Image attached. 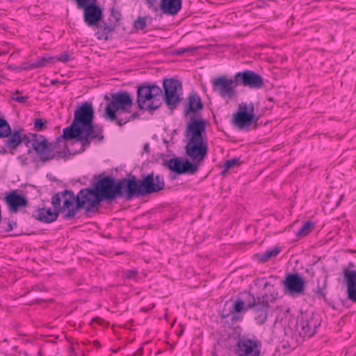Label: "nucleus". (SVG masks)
Instances as JSON below:
<instances>
[{"mask_svg": "<svg viewBox=\"0 0 356 356\" xmlns=\"http://www.w3.org/2000/svg\"><path fill=\"white\" fill-rule=\"evenodd\" d=\"M30 137V147H28L27 154H31L34 151L41 163H44L53 159L62 158L65 155V152L61 151L60 146V142L64 140L61 136L54 142H49L45 136L40 134H32Z\"/></svg>", "mask_w": 356, "mask_h": 356, "instance_id": "nucleus-6", "label": "nucleus"}, {"mask_svg": "<svg viewBox=\"0 0 356 356\" xmlns=\"http://www.w3.org/2000/svg\"><path fill=\"white\" fill-rule=\"evenodd\" d=\"M58 83V81L57 79H54L51 81V84L54 85L56 83Z\"/></svg>", "mask_w": 356, "mask_h": 356, "instance_id": "nucleus-46", "label": "nucleus"}, {"mask_svg": "<svg viewBox=\"0 0 356 356\" xmlns=\"http://www.w3.org/2000/svg\"><path fill=\"white\" fill-rule=\"evenodd\" d=\"M165 188L163 177L159 175H154L151 172L142 179L136 180L135 176L129 178L127 185V200L134 197L143 196L157 193Z\"/></svg>", "mask_w": 356, "mask_h": 356, "instance_id": "nucleus-7", "label": "nucleus"}, {"mask_svg": "<svg viewBox=\"0 0 356 356\" xmlns=\"http://www.w3.org/2000/svg\"><path fill=\"white\" fill-rule=\"evenodd\" d=\"M59 213L58 209L54 208V210H52L50 207H42L33 211L32 216L43 223H51L57 220Z\"/></svg>", "mask_w": 356, "mask_h": 356, "instance_id": "nucleus-19", "label": "nucleus"}, {"mask_svg": "<svg viewBox=\"0 0 356 356\" xmlns=\"http://www.w3.org/2000/svg\"><path fill=\"white\" fill-rule=\"evenodd\" d=\"M203 104L200 97L197 93L190 94L187 97L186 106L184 110L185 115H188L190 113H195L197 111L202 110Z\"/></svg>", "mask_w": 356, "mask_h": 356, "instance_id": "nucleus-22", "label": "nucleus"}, {"mask_svg": "<svg viewBox=\"0 0 356 356\" xmlns=\"http://www.w3.org/2000/svg\"><path fill=\"white\" fill-rule=\"evenodd\" d=\"M305 280L298 273H288L282 281L284 292L291 296H299L303 293Z\"/></svg>", "mask_w": 356, "mask_h": 356, "instance_id": "nucleus-14", "label": "nucleus"}, {"mask_svg": "<svg viewBox=\"0 0 356 356\" xmlns=\"http://www.w3.org/2000/svg\"><path fill=\"white\" fill-rule=\"evenodd\" d=\"M105 99L110 100L109 97L108 96H106V95L105 96Z\"/></svg>", "mask_w": 356, "mask_h": 356, "instance_id": "nucleus-49", "label": "nucleus"}, {"mask_svg": "<svg viewBox=\"0 0 356 356\" xmlns=\"http://www.w3.org/2000/svg\"><path fill=\"white\" fill-rule=\"evenodd\" d=\"M121 14L117 11L112 10L111 13V17L109 18V22L115 25V27L119 25V22L120 20Z\"/></svg>", "mask_w": 356, "mask_h": 356, "instance_id": "nucleus-32", "label": "nucleus"}, {"mask_svg": "<svg viewBox=\"0 0 356 356\" xmlns=\"http://www.w3.org/2000/svg\"><path fill=\"white\" fill-rule=\"evenodd\" d=\"M339 201H337V202H335V206H334V207H338V206H339Z\"/></svg>", "mask_w": 356, "mask_h": 356, "instance_id": "nucleus-47", "label": "nucleus"}, {"mask_svg": "<svg viewBox=\"0 0 356 356\" xmlns=\"http://www.w3.org/2000/svg\"><path fill=\"white\" fill-rule=\"evenodd\" d=\"M11 133V128L8 122L3 118H0V138H4Z\"/></svg>", "mask_w": 356, "mask_h": 356, "instance_id": "nucleus-27", "label": "nucleus"}, {"mask_svg": "<svg viewBox=\"0 0 356 356\" xmlns=\"http://www.w3.org/2000/svg\"><path fill=\"white\" fill-rule=\"evenodd\" d=\"M275 299L273 295L267 293L257 297V304L252 309L254 315V320L259 325L266 323L270 308L269 302H273Z\"/></svg>", "mask_w": 356, "mask_h": 356, "instance_id": "nucleus-13", "label": "nucleus"}, {"mask_svg": "<svg viewBox=\"0 0 356 356\" xmlns=\"http://www.w3.org/2000/svg\"><path fill=\"white\" fill-rule=\"evenodd\" d=\"M184 135L186 141L185 153L191 161L188 159L181 160L179 157L174 158L167 161V166L178 175H194L208 154L205 121L202 118H191L186 124Z\"/></svg>", "mask_w": 356, "mask_h": 356, "instance_id": "nucleus-1", "label": "nucleus"}, {"mask_svg": "<svg viewBox=\"0 0 356 356\" xmlns=\"http://www.w3.org/2000/svg\"><path fill=\"white\" fill-rule=\"evenodd\" d=\"M147 147H148V145H147V144H146V145H145V149H147Z\"/></svg>", "mask_w": 356, "mask_h": 356, "instance_id": "nucleus-50", "label": "nucleus"}, {"mask_svg": "<svg viewBox=\"0 0 356 356\" xmlns=\"http://www.w3.org/2000/svg\"><path fill=\"white\" fill-rule=\"evenodd\" d=\"M33 133L22 134L20 129H14L4 141L5 146L10 150H15L21 144L24 143L26 147H30L31 137Z\"/></svg>", "mask_w": 356, "mask_h": 356, "instance_id": "nucleus-17", "label": "nucleus"}, {"mask_svg": "<svg viewBox=\"0 0 356 356\" xmlns=\"http://www.w3.org/2000/svg\"><path fill=\"white\" fill-rule=\"evenodd\" d=\"M128 181L129 178H122L116 181L114 177L106 176L94 183L93 188H86L90 201L88 209L97 211L103 200L110 202L122 196L127 200Z\"/></svg>", "mask_w": 356, "mask_h": 356, "instance_id": "nucleus-3", "label": "nucleus"}, {"mask_svg": "<svg viewBox=\"0 0 356 356\" xmlns=\"http://www.w3.org/2000/svg\"><path fill=\"white\" fill-rule=\"evenodd\" d=\"M235 319L236 320V319H237V317H236V316H234L232 317V321H234Z\"/></svg>", "mask_w": 356, "mask_h": 356, "instance_id": "nucleus-48", "label": "nucleus"}, {"mask_svg": "<svg viewBox=\"0 0 356 356\" xmlns=\"http://www.w3.org/2000/svg\"><path fill=\"white\" fill-rule=\"evenodd\" d=\"M248 309H245V306L244 302L242 301V298H238L234 303L233 304L232 309L230 310V313L233 314L234 312L240 313L242 312H245Z\"/></svg>", "mask_w": 356, "mask_h": 356, "instance_id": "nucleus-29", "label": "nucleus"}, {"mask_svg": "<svg viewBox=\"0 0 356 356\" xmlns=\"http://www.w3.org/2000/svg\"><path fill=\"white\" fill-rule=\"evenodd\" d=\"M132 113H131V111H130V109H129V113H122L121 114V117L122 118H126V117H129V115H131Z\"/></svg>", "mask_w": 356, "mask_h": 356, "instance_id": "nucleus-44", "label": "nucleus"}, {"mask_svg": "<svg viewBox=\"0 0 356 356\" xmlns=\"http://www.w3.org/2000/svg\"><path fill=\"white\" fill-rule=\"evenodd\" d=\"M299 326L301 329L300 331V334H302L304 337H307L308 338H310L312 337L311 327L309 320L305 319L303 316H301L299 320Z\"/></svg>", "mask_w": 356, "mask_h": 356, "instance_id": "nucleus-26", "label": "nucleus"}, {"mask_svg": "<svg viewBox=\"0 0 356 356\" xmlns=\"http://www.w3.org/2000/svg\"><path fill=\"white\" fill-rule=\"evenodd\" d=\"M17 225V222L13 220H8L7 222V227L5 228L6 232H9L11 230H13V227Z\"/></svg>", "mask_w": 356, "mask_h": 356, "instance_id": "nucleus-42", "label": "nucleus"}, {"mask_svg": "<svg viewBox=\"0 0 356 356\" xmlns=\"http://www.w3.org/2000/svg\"><path fill=\"white\" fill-rule=\"evenodd\" d=\"M239 298H242L246 309H252L257 304V297L255 298L250 293L243 292Z\"/></svg>", "mask_w": 356, "mask_h": 356, "instance_id": "nucleus-25", "label": "nucleus"}, {"mask_svg": "<svg viewBox=\"0 0 356 356\" xmlns=\"http://www.w3.org/2000/svg\"><path fill=\"white\" fill-rule=\"evenodd\" d=\"M270 285V283L268 282H266L264 284V289H266L268 286Z\"/></svg>", "mask_w": 356, "mask_h": 356, "instance_id": "nucleus-45", "label": "nucleus"}, {"mask_svg": "<svg viewBox=\"0 0 356 356\" xmlns=\"http://www.w3.org/2000/svg\"><path fill=\"white\" fill-rule=\"evenodd\" d=\"M162 90L154 84L143 83L137 88V104L139 109L154 111L159 108L162 102Z\"/></svg>", "mask_w": 356, "mask_h": 356, "instance_id": "nucleus-8", "label": "nucleus"}, {"mask_svg": "<svg viewBox=\"0 0 356 356\" xmlns=\"http://www.w3.org/2000/svg\"><path fill=\"white\" fill-rule=\"evenodd\" d=\"M17 160L23 166L27 165L29 164V159L25 155H20L17 156Z\"/></svg>", "mask_w": 356, "mask_h": 356, "instance_id": "nucleus-40", "label": "nucleus"}, {"mask_svg": "<svg viewBox=\"0 0 356 356\" xmlns=\"http://www.w3.org/2000/svg\"><path fill=\"white\" fill-rule=\"evenodd\" d=\"M312 225V222L310 221H307L302 225V226L298 229L296 234L298 236H304L306 234L309 232V228Z\"/></svg>", "mask_w": 356, "mask_h": 356, "instance_id": "nucleus-34", "label": "nucleus"}, {"mask_svg": "<svg viewBox=\"0 0 356 356\" xmlns=\"http://www.w3.org/2000/svg\"><path fill=\"white\" fill-rule=\"evenodd\" d=\"M47 121L42 118H35L34 120V129L36 131H42L44 130L47 127Z\"/></svg>", "mask_w": 356, "mask_h": 356, "instance_id": "nucleus-31", "label": "nucleus"}, {"mask_svg": "<svg viewBox=\"0 0 356 356\" xmlns=\"http://www.w3.org/2000/svg\"><path fill=\"white\" fill-rule=\"evenodd\" d=\"M327 287V276H324L323 277L322 283L320 284L319 281H318V287L316 293L321 296L323 299H325V291Z\"/></svg>", "mask_w": 356, "mask_h": 356, "instance_id": "nucleus-30", "label": "nucleus"}, {"mask_svg": "<svg viewBox=\"0 0 356 356\" xmlns=\"http://www.w3.org/2000/svg\"><path fill=\"white\" fill-rule=\"evenodd\" d=\"M145 2L149 9H152L154 12L158 11L159 8L156 0H145Z\"/></svg>", "mask_w": 356, "mask_h": 356, "instance_id": "nucleus-38", "label": "nucleus"}, {"mask_svg": "<svg viewBox=\"0 0 356 356\" xmlns=\"http://www.w3.org/2000/svg\"><path fill=\"white\" fill-rule=\"evenodd\" d=\"M54 57L51 56H43L38 58L35 61L31 63H26L24 64V66L23 67L24 70H33L40 67H43L47 66L48 64L52 63V61L54 60Z\"/></svg>", "mask_w": 356, "mask_h": 356, "instance_id": "nucleus-24", "label": "nucleus"}, {"mask_svg": "<svg viewBox=\"0 0 356 356\" xmlns=\"http://www.w3.org/2000/svg\"><path fill=\"white\" fill-rule=\"evenodd\" d=\"M51 202L60 213H64V220L72 219L81 209H83L86 212L95 211L94 209H88L90 201L85 188L81 189L76 195L71 190L58 192L52 197Z\"/></svg>", "mask_w": 356, "mask_h": 356, "instance_id": "nucleus-4", "label": "nucleus"}, {"mask_svg": "<svg viewBox=\"0 0 356 356\" xmlns=\"http://www.w3.org/2000/svg\"><path fill=\"white\" fill-rule=\"evenodd\" d=\"M234 78L237 86L259 89L264 85L263 78L259 74L250 70L237 72L234 75Z\"/></svg>", "mask_w": 356, "mask_h": 356, "instance_id": "nucleus-15", "label": "nucleus"}, {"mask_svg": "<svg viewBox=\"0 0 356 356\" xmlns=\"http://www.w3.org/2000/svg\"><path fill=\"white\" fill-rule=\"evenodd\" d=\"M181 0H161L160 8L168 15H177L181 8Z\"/></svg>", "mask_w": 356, "mask_h": 356, "instance_id": "nucleus-21", "label": "nucleus"}, {"mask_svg": "<svg viewBox=\"0 0 356 356\" xmlns=\"http://www.w3.org/2000/svg\"><path fill=\"white\" fill-rule=\"evenodd\" d=\"M280 252V250L277 248H271L267 250L261 256L260 260L262 262L268 261L271 257H275Z\"/></svg>", "mask_w": 356, "mask_h": 356, "instance_id": "nucleus-28", "label": "nucleus"}, {"mask_svg": "<svg viewBox=\"0 0 356 356\" xmlns=\"http://www.w3.org/2000/svg\"><path fill=\"white\" fill-rule=\"evenodd\" d=\"M3 201L8 206L9 211L15 213H17L20 209L25 208L29 205L27 197L19 193L18 190H13L6 193Z\"/></svg>", "mask_w": 356, "mask_h": 356, "instance_id": "nucleus-16", "label": "nucleus"}, {"mask_svg": "<svg viewBox=\"0 0 356 356\" xmlns=\"http://www.w3.org/2000/svg\"><path fill=\"white\" fill-rule=\"evenodd\" d=\"M81 10L83 12V17L84 22L87 26L89 27H98L103 17V10L97 3L90 4Z\"/></svg>", "mask_w": 356, "mask_h": 356, "instance_id": "nucleus-18", "label": "nucleus"}, {"mask_svg": "<svg viewBox=\"0 0 356 356\" xmlns=\"http://www.w3.org/2000/svg\"><path fill=\"white\" fill-rule=\"evenodd\" d=\"M99 30L96 32L95 35L98 40H108L109 35L113 33L115 29V25L111 24H108L104 22V26H99L97 27Z\"/></svg>", "mask_w": 356, "mask_h": 356, "instance_id": "nucleus-23", "label": "nucleus"}, {"mask_svg": "<svg viewBox=\"0 0 356 356\" xmlns=\"http://www.w3.org/2000/svg\"><path fill=\"white\" fill-rule=\"evenodd\" d=\"M57 60L63 63H66L70 60V56L67 53H63L60 54L57 58Z\"/></svg>", "mask_w": 356, "mask_h": 356, "instance_id": "nucleus-41", "label": "nucleus"}, {"mask_svg": "<svg viewBox=\"0 0 356 356\" xmlns=\"http://www.w3.org/2000/svg\"><path fill=\"white\" fill-rule=\"evenodd\" d=\"M93 118L92 104L84 102L75 110L71 125L63 129L61 138L65 140L76 139L81 144L79 153L84 152L90 145L92 140L102 141L104 139L103 129L92 124Z\"/></svg>", "mask_w": 356, "mask_h": 356, "instance_id": "nucleus-2", "label": "nucleus"}, {"mask_svg": "<svg viewBox=\"0 0 356 356\" xmlns=\"http://www.w3.org/2000/svg\"><path fill=\"white\" fill-rule=\"evenodd\" d=\"M27 99H28V97H25V96H17V97H13V100H15L19 103H24V102H26Z\"/></svg>", "mask_w": 356, "mask_h": 356, "instance_id": "nucleus-43", "label": "nucleus"}, {"mask_svg": "<svg viewBox=\"0 0 356 356\" xmlns=\"http://www.w3.org/2000/svg\"><path fill=\"white\" fill-rule=\"evenodd\" d=\"M146 17H138L134 24V28L138 30L145 29L146 27Z\"/></svg>", "mask_w": 356, "mask_h": 356, "instance_id": "nucleus-33", "label": "nucleus"}, {"mask_svg": "<svg viewBox=\"0 0 356 356\" xmlns=\"http://www.w3.org/2000/svg\"><path fill=\"white\" fill-rule=\"evenodd\" d=\"M196 49H197L196 47H189L187 48H180V49H176L174 52V54L178 55V56H181L184 54L187 53V52H193Z\"/></svg>", "mask_w": 356, "mask_h": 356, "instance_id": "nucleus-36", "label": "nucleus"}, {"mask_svg": "<svg viewBox=\"0 0 356 356\" xmlns=\"http://www.w3.org/2000/svg\"><path fill=\"white\" fill-rule=\"evenodd\" d=\"M254 105L242 102L238 105V110L233 114L232 124L239 129L248 127L252 123L257 122L259 117L254 114Z\"/></svg>", "mask_w": 356, "mask_h": 356, "instance_id": "nucleus-9", "label": "nucleus"}, {"mask_svg": "<svg viewBox=\"0 0 356 356\" xmlns=\"http://www.w3.org/2000/svg\"><path fill=\"white\" fill-rule=\"evenodd\" d=\"M213 91L222 98L232 99L236 95V85L235 78L229 79L226 76H220L211 79Z\"/></svg>", "mask_w": 356, "mask_h": 356, "instance_id": "nucleus-10", "label": "nucleus"}, {"mask_svg": "<svg viewBox=\"0 0 356 356\" xmlns=\"http://www.w3.org/2000/svg\"><path fill=\"white\" fill-rule=\"evenodd\" d=\"M163 99L168 106L176 107L181 100L178 90L181 89V83L175 79H165L163 81Z\"/></svg>", "mask_w": 356, "mask_h": 356, "instance_id": "nucleus-12", "label": "nucleus"}, {"mask_svg": "<svg viewBox=\"0 0 356 356\" xmlns=\"http://www.w3.org/2000/svg\"><path fill=\"white\" fill-rule=\"evenodd\" d=\"M125 277L127 279H136L138 275V271L136 270H127L124 272Z\"/></svg>", "mask_w": 356, "mask_h": 356, "instance_id": "nucleus-39", "label": "nucleus"}, {"mask_svg": "<svg viewBox=\"0 0 356 356\" xmlns=\"http://www.w3.org/2000/svg\"><path fill=\"white\" fill-rule=\"evenodd\" d=\"M260 347L259 340L239 336L236 342V354L237 356H259Z\"/></svg>", "mask_w": 356, "mask_h": 356, "instance_id": "nucleus-11", "label": "nucleus"}, {"mask_svg": "<svg viewBox=\"0 0 356 356\" xmlns=\"http://www.w3.org/2000/svg\"><path fill=\"white\" fill-rule=\"evenodd\" d=\"M239 162V159L237 158H234L230 160L226 161L224 167L225 170H227L228 169L231 168L232 167L234 166L235 165L238 164Z\"/></svg>", "mask_w": 356, "mask_h": 356, "instance_id": "nucleus-37", "label": "nucleus"}, {"mask_svg": "<svg viewBox=\"0 0 356 356\" xmlns=\"http://www.w3.org/2000/svg\"><path fill=\"white\" fill-rule=\"evenodd\" d=\"M133 106V99L127 91H120L111 94V100L107 104L103 117L109 121L115 122L122 127L127 122L138 117L137 113L129 115V117L122 118V113H129V109Z\"/></svg>", "mask_w": 356, "mask_h": 356, "instance_id": "nucleus-5", "label": "nucleus"}, {"mask_svg": "<svg viewBox=\"0 0 356 356\" xmlns=\"http://www.w3.org/2000/svg\"><path fill=\"white\" fill-rule=\"evenodd\" d=\"M74 1L76 3L77 8L82 9L90 4L97 3V0H74Z\"/></svg>", "mask_w": 356, "mask_h": 356, "instance_id": "nucleus-35", "label": "nucleus"}, {"mask_svg": "<svg viewBox=\"0 0 356 356\" xmlns=\"http://www.w3.org/2000/svg\"><path fill=\"white\" fill-rule=\"evenodd\" d=\"M343 273L347 285L348 298L353 302H356V270L344 268Z\"/></svg>", "mask_w": 356, "mask_h": 356, "instance_id": "nucleus-20", "label": "nucleus"}]
</instances>
